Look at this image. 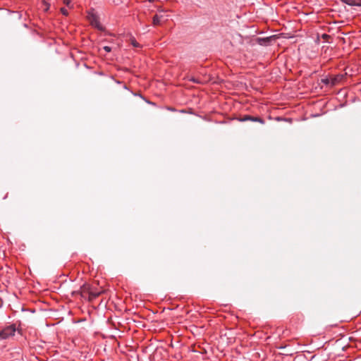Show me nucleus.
Instances as JSON below:
<instances>
[{"label": "nucleus", "mask_w": 361, "mask_h": 361, "mask_svg": "<svg viewBox=\"0 0 361 361\" xmlns=\"http://www.w3.org/2000/svg\"><path fill=\"white\" fill-rule=\"evenodd\" d=\"M343 75H337L331 78V86H334L338 84L343 78Z\"/></svg>", "instance_id": "obj_8"}, {"label": "nucleus", "mask_w": 361, "mask_h": 361, "mask_svg": "<svg viewBox=\"0 0 361 361\" xmlns=\"http://www.w3.org/2000/svg\"><path fill=\"white\" fill-rule=\"evenodd\" d=\"M343 2L347 4L348 5H350V6H356V5H359L358 4H357L355 2V0H341Z\"/></svg>", "instance_id": "obj_9"}, {"label": "nucleus", "mask_w": 361, "mask_h": 361, "mask_svg": "<svg viewBox=\"0 0 361 361\" xmlns=\"http://www.w3.org/2000/svg\"><path fill=\"white\" fill-rule=\"evenodd\" d=\"M88 19H89L90 24L92 26L97 27L99 30H102V27L99 23V18L96 14L89 13Z\"/></svg>", "instance_id": "obj_3"}, {"label": "nucleus", "mask_w": 361, "mask_h": 361, "mask_svg": "<svg viewBox=\"0 0 361 361\" xmlns=\"http://www.w3.org/2000/svg\"><path fill=\"white\" fill-rule=\"evenodd\" d=\"M271 40V37L257 39V42H258L259 44L262 45V46L269 45Z\"/></svg>", "instance_id": "obj_6"}, {"label": "nucleus", "mask_w": 361, "mask_h": 361, "mask_svg": "<svg viewBox=\"0 0 361 361\" xmlns=\"http://www.w3.org/2000/svg\"><path fill=\"white\" fill-rule=\"evenodd\" d=\"M328 37L327 35H324V37Z\"/></svg>", "instance_id": "obj_17"}, {"label": "nucleus", "mask_w": 361, "mask_h": 361, "mask_svg": "<svg viewBox=\"0 0 361 361\" xmlns=\"http://www.w3.org/2000/svg\"><path fill=\"white\" fill-rule=\"evenodd\" d=\"M44 4H46L47 5V9H48L49 7V4H48L46 1H44Z\"/></svg>", "instance_id": "obj_15"}, {"label": "nucleus", "mask_w": 361, "mask_h": 361, "mask_svg": "<svg viewBox=\"0 0 361 361\" xmlns=\"http://www.w3.org/2000/svg\"><path fill=\"white\" fill-rule=\"evenodd\" d=\"M238 121L240 122L253 121V122H258L261 124L265 123L264 120L262 119V118L258 117V116H250V115H245L244 116L239 118Z\"/></svg>", "instance_id": "obj_2"}, {"label": "nucleus", "mask_w": 361, "mask_h": 361, "mask_svg": "<svg viewBox=\"0 0 361 361\" xmlns=\"http://www.w3.org/2000/svg\"><path fill=\"white\" fill-rule=\"evenodd\" d=\"M321 82L325 85H331V78H324L321 79Z\"/></svg>", "instance_id": "obj_10"}, {"label": "nucleus", "mask_w": 361, "mask_h": 361, "mask_svg": "<svg viewBox=\"0 0 361 361\" xmlns=\"http://www.w3.org/2000/svg\"><path fill=\"white\" fill-rule=\"evenodd\" d=\"M102 290H98L92 286L91 292H90V301H92L97 298L98 296H99L102 293Z\"/></svg>", "instance_id": "obj_5"}, {"label": "nucleus", "mask_w": 361, "mask_h": 361, "mask_svg": "<svg viewBox=\"0 0 361 361\" xmlns=\"http://www.w3.org/2000/svg\"><path fill=\"white\" fill-rule=\"evenodd\" d=\"M104 50L106 52H110L111 51V47H109V46H104L103 47Z\"/></svg>", "instance_id": "obj_13"}, {"label": "nucleus", "mask_w": 361, "mask_h": 361, "mask_svg": "<svg viewBox=\"0 0 361 361\" xmlns=\"http://www.w3.org/2000/svg\"><path fill=\"white\" fill-rule=\"evenodd\" d=\"M150 2L153 1L154 0H149Z\"/></svg>", "instance_id": "obj_18"}, {"label": "nucleus", "mask_w": 361, "mask_h": 361, "mask_svg": "<svg viewBox=\"0 0 361 361\" xmlns=\"http://www.w3.org/2000/svg\"><path fill=\"white\" fill-rule=\"evenodd\" d=\"M91 288H92V286H90L89 284H84L81 287V290H80L81 297L90 300Z\"/></svg>", "instance_id": "obj_4"}, {"label": "nucleus", "mask_w": 361, "mask_h": 361, "mask_svg": "<svg viewBox=\"0 0 361 361\" xmlns=\"http://www.w3.org/2000/svg\"><path fill=\"white\" fill-rule=\"evenodd\" d=\"M163 17H164L163 15L156 14L153 17V20H152L153 25H160L161 23Z\"/></svg>", "instance_id": "obj_7"}, {"label": "nucleus", "mask_w": 361, "mask_h": 361, "mask_svg": "<svg viewBox=\"0 0 361 361\" xmlns=\"http://www.w3.org/2000/svg\"><path fill=\"white\" fill-rule=\"evenodd\" d=\"M16 330V324L6 326L0 331V340H6L13 336Z\"/></svg>", "instance_id": "obj_1"}, {"label": "nucleus", "mask_w": 361, "mask_h": 361, "mask_svg": "<svg viewBox=\"0 0 361 361\" xmlns=\"http://www.w3.org/2000/svg\"><path fill=\"white\" fill-rule=\"evenodd\" d=\"M131 44L135 47H140L139 43H137L135 39H132Z\"/></svg>", "instance_id": "obj_12"}, {"label": "nucleus", "mask_w": 361, "mask_h": 361, "mask_svg": "<svg viewBox=\"0 0 361 361\" xmlns=\"http://www.w3.org/2000/svg\"><path fill=\"white\" fill-rule=\"evenodd\" d=\"M64 4L68 6L71 7V1L70 0H64Z\"/></svg>", "instance_id": "obj_14"}, {"label": "nucleus", "mask_w": 361, "mask_h": 361, "mask_svg": "<svg viewBox=\"0 0 361 361\" xmlns=\"http://www.w3.org/2000/svg\"><path fill=\"white\" fill-rule=\"evenodd\" d=\"M61 12L64 16H68V10L66 8H61Z\"/></svg>", "instance_id": "obj_11"}, {"label": "nucleus", "mask_w": 361, "mask_h": 361, "mask_svg": "<svg viewBox=\"0 0 361 361\" xmlns=\"http://www.w3.org/2000/svg\"><path fill=\"white\" fill-rule=\"evenodd\" d=\"M192 80L193 82H198V81H197V80H195V79H192Z\"/></svg>", "instance_id": "obj_16"}]
</instances>
